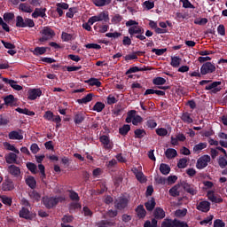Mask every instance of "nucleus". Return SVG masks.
I'll return each mask as SVG.
<instances>
[{
	"instance_id": "f257e3e1",
	"label": "nucleus",
	"mask_w": 227,
	"mask_h": 227,
	"mask_svg": "<svg viewBox=\"0 0 227 227\" xmlns=\"http://www.w3.org/2000/svg\"><path fill=\"white\" fill-rule=\"evenodd\" d=\"M128 33L130 37L124 36L122 40V45H132L131 38L134 37L141 40V42H145V40H146V36H145V29L139 26L130 27L128 29Z\"/></svg>"
},
{
	"instance_id": "f03ea898",
	"label": "nucleus",
	"mask_w": 227,
	"mask_h": 227,
	"mask_svg": "<svg viewBox=\"0 0 227 227\" xmlns=\"http://www.w3.org/2000/svg\"><path fill=\"white\" fill-rule=\"evenodd\" d=\"M67 201V198L65 195H59L55 197H43V203L48 210H51V208H56L59 203H63Z\"/></svg>"
},
{
	"instance_id": "7ed1b4c3",
	"label": "nucleus",
	"mask_w": 227,
	"mask_h": 227,
	"mask_svg": "<svg viewBox=\"0 0 227 227\" xmlns=\"http://www.w3.org/2000/svg\"><path fill=\"white\" fill-rule=\"evenodd\" d=\"M153 217L152 221L146 220L144 223V227H157L158 221L166 217V212L161 207H156L153 211Z\"/></svg>"
},
{
	"instance_id": "20e7f679",
	"label": "nucleus",
	"mask_w": 227,
	"mask_h": 227,
	"mask_svg": "<svg viewBox=\"0 0 227 227\" xmlns=\"http://www.w3.org/2000/svg\"><path fill=\"white\" fill-rule=\"evenodd\" d=\"M102 20H104V22H109V12H108L104 11L96 16L90 17L89 19V24H90V26H93V24L95 22H102Z\"/></svg>"
},
{
	"instance_id": "39448f33",
	"label": "nucleus",
	"mask_w": 227,
	"mask_h": 227,
	"mask_svg": "<svg viewBox=\"0 0 227 227\" xmlns=\"http://www.w3.org/2000/svg\"><path fill=\"white\" fill-rule=\"evenodd\" d=\"M41 35L42 37L39 39V42H47L56 36V33L49 27H44L41 31Z\"/></svg>"
},
{
	"instance_id": "423d86ee",
	"label": "nucleus",
	"mask_w": 227,
	"mask_h": 227,
	"mask_svg": "<svg viewBox=\"0 0 227 227\" xmlns=\"http://www.w3.org/2000/svg\"><path fill=\"white\" fill-rule=\"evenodd\" d=\"M210 160H212V159L208 154L200 156L197 160V163H196L197 169H205V168H207V166L210 164Z\"/></svg>"
},
{
	"instance_id": "0eeeda50",
	"label": "nucleus",
	"mask_w": 227,
	"mask_h": 227,
	"mask_svg": "<svg viewBox=\"0 0 227 227\" xmlns=\"http://www.w3.org/2000/svg\"><path fill=\"white\" fill-rule=\"evenodd\" d=\"M114 207L117 210H125L129 207V199L126 197H119L114 201Z\"/></svg>"
},
{
	"instance_id": "6e6552de",
	"label": "nucleus",
	"mask_w": 227,
	"mask_h": 227,
	"mask_svg": "<svg viewBox=\"0 0 227 227\" xmlns=\"http://www.w3.org/2000/svg\"><path fill=\"white\" fill-rule=\"evenodd\" d=\"M215 72V66L212 62H206L200 67V74L207 75V74H212Z\"/></svg>"
},
{
	"instance_id": "1a4fd4ad",
	"label": "nucleus",
	"mask_w": 227,
	"mask_h": 227,
	"mask_svg": "<svg viewBox=\"0 0 227 227\" xmlns=\"http://www.w3.org/2000/svg\"><path fill=\"white\" fill-rule=\"evenodd\" d=\"M221 86V82H214L205 87V90L207 91H210V93L215 95V93H219L221 91L222 88Z\"/></svg>"
},
{
	"instance_id": "9d476101",
	"label": "nucleus",
	"mask_w": 227,
	"mask_h": 227,
	"mask_svg": "<svg viewBox=\"0 0 227 227\" xmlns=\"http://www.w3.org/2000/svg\"><path fill=\"white\" fill-rule=\"evenodd\" d=\"M42 97L41 89H29L27 91L28 100H36L38 98Z\"/></svg>"
},
{
	"instance_id": "9b49d317",
	"label": "nucleus",
	"mask_w": 227,
	"mask_h": 227,
	"mask_svg": "<svg viewBox=\"0 0 227 227\" xmlns=\"http://www.w3.org/2000/svg\"><path fill=\"white\" fill-rule=\"evenodd\" d=\"M100 143L103 145L105 150H113V142L109 137L103 135L99 137Z\"/></svg>"
},
{
	"instance_id": "f8f14e48",
	"label": "nucleus",
	"mask_w": 227,
	"mask_h": 227,
	"mask_svg": "<svg viewBox=\"0 0 227 227\" xmlns=\"http://www.w3.org/2000/svg\"><path fill=\"white\" fill-rule=\"evenodd\" d=\"M197 210H200V212H210V202L207 200H202L197 205Z\"/></svg>"
},
{
	"instance_id": "ddd939ff",
	"label": "nucleus",
	"mask_w": 227,
	"mask_h": 227,
	"mask_svg": "<svg viewBox=\"0 0 227 227\" xmlns=\"http://www.w3.org/2000/svg\"><path fill=\"white\" fill-rule=\"evenodd\" d=\"M9 139H12V140H17V141H20L22 139H24V136L22 135V130H14V131H11L8 135Z\"/></svg>"
},
{
	"instance_id": "4468645a",
	"label": "nucleus",
	"mask_w": 227,
	"mask_h": 227,
	"mask_svg": "<svg viewBox=\"0 0 227 227\" xmlns=\"http://www.w3.org/2000/svg\"><path fill=\"white\" fill-rule=\"evenodd\" d=\"M3 82H5V84H9L11 88L15 90L16 91H21L22 86L17 84V82L13 80H10L8 78H3Z\"/></svg>"
},
{
	"instance_id": "2eb2a0df",
	"label": "nucleus",
	"mask_w": 227,
	"mask_h": 227,
	"mask_svg": "<svg viewBox=\"0 0 227 227\" xmlns=\"http://www.w3.org/2000/svg\"><path fill=\"white\" fill-rule=\"evenodd\" d=\"M45 12H47V9L43 8H35L34 12L32 13L33 19H38V17H42V19H44L46 17Z\"/></svg>"
},
{
	"instance_id": "dca6fc26",
	"label": "nucleus",
	"mask_w": 227,
	"mask_h": 227,
	"mask_svg": "<svg viewBox=\"0 0 227 227\" xmlns=\"http://www.w3.org/2000/svg\"><path fill=\"white\" fill-rule=\"evenodd\" d=\"M184 189L188 194H192V196H195V194H198V190L194 185L190 184L189 183L184 184Z\"/></svg>"
},
{
	"instance_id": "f3484780",
	"label": "nucleus",
	"mask_w": 227,
	"mask_h": 227,
	"mask_svg": "<svg viewBox=\"0 0 227 227\" xmlns=\"http://www.w3.org/2000/svg\"><path fill=\"white\" fill-rule=\"evenodd\" d=\"M135 211L137 212V215L139 219H145L146 217V209H145V206H137Z\"/></svg>"
},
{
	"instance_id": "a211bd4d",
	"label": "nucleus",
	"mask_w": 227,
	"mask_h": 227,
	"mask_svg": "<svg viewBox=\"0 0 227 227\" xmlns=\"http://www.w3.org/2000/svg\"><path fill=\"white\" fill-rule=\"evenodd\" d=\"M82 208V206L79 201L71 202L68 207V210L70 214H74V212H76V210H81Z\"/></svg>"
},
{
	"instance_id": "6ab92c4d",
	"label": "nucleus",
	"mask_w": 227,
	"mask_h": 227,
	"mask_svg": "<svg viewBox=\"0 0 227 227\" xmlns=\"http://www.w3.org/2000/svg\"><path fill=\"white\" fill-rule=\"evenodd\" d=\"M20 217L22 219L29 220L31 219V212H29V209L27 207H22L21 210L19 213Z\"/></svg>"
},
{
	"instance_id": "aec40b11",
	"label": "nucleus",
	"mask_w": 227,
	"mask_h": 227,
	"mask_svg": "<svg viewBox=\"0 0 227 227\" xmlns=\"http://www.w3.org/2000/svg\"><path fill=\"white\" fill-rule=\"evenodd\" d=\"M19 10H20L24 13H33V8L27 3L20 4L19 5Z\"/></svg>"
},
{
	"instance_id": "412c9836",
	"label": "nucleus",
	"mask_w": 227,
	"mask_h": 227,
	"mask_svg": "<svg viewBox=\"0 0 227 227\" xmlns=\"http://www.w3.org/2000/svg\"><path fill=\"white\" fill-rule=\"evenodd\" d=\"M85 84H89V86H96V88H100L102 86V82L97 78L86 80Z\"/></svg>"
},
{
	"instance_id": "4be33fe9",
	"label": "nucleus",
	"mask_w": 227,
	"mask_h": 227,
	"mask_svg": "<svg viewBox=\"0 0 227 227\" xmlns=\"http://www.w3.org/2000/svg\"><path fill=\"white\" fill-rule=\"evenodd\" d=\"M178 155V153L176 152V150L173 149V148H168L165 151V156L167 159H175V157H176Z\"/></svg>"
},
{
	"instance_id": "5701e85b",
	"label": "nucleus",
	"mask_w": 227,
	"mask_h": 227,
	"mask_svg": "<svg viewBox=\"0 0 227 227\" xmlns=\"http://www.w3.org/2000/svg\"><path fill=\"white\" fill-rule=\"evenodd\" d=\"M93 97H95L93 93H89L84 98L77 99L76 102L78 104H88V102H91V100H93Z\"/></svg>"
},
{
	"instance_id": "b1692460",
	"label": "nucleus",
	"mask_w": 227,
	"mask_h": 227,
	"mask_svg": "<svg viewBox=\"0 0 227 227\" xmlns=\"http://www.w3.org/2000/svg\"><path fill=\"white\" fill-rule=\"evenodd\" d=\"M85 119H86V116L84 115V114L78 113L74 115V121L75 125H81V123H82V121H84Z\"/></svg>"
},
{
	"instance_id": "393cba45",
	"label": "nucleus",
	"mask_w": 227,
	"mask_h": 227,
	"mask_svg": "<svg viewBox=\"0 0 227 227\" xmlns=\"http://www.w3.org/2000/svg\"><path fill=\"white\" fill-rule=\"evenodd\" d=\"M155 205H157V203L155 202V199L153 198H152V200L145 203V207L147 212H152L153 208H155Z\"/></svg>"
},
{
	"instance_id": "a878e982",
	"label": "nucleus",
	"mask_w": 227,
	"mask_h": 227,
	"mask_svg": "<svg viewBox=\"0 0 227 227\" xmlns=\"http://www.w3.org/2000/svg\"><path fill=\"white\" fill-rule=\"evenodd\" d=\"M5 160L8 164H15L17 162V154L10 153L5 156Z\"/></svg>"
},
{
	"instance_id": "bb28decb",
	"label": "nucleus",
	"mask_w": 227,
	"mask_h": 227,
	"mask_svg": "<svg viewBox=\"0 0 227 227\" xmlns=\"http://www.w3.org/2000/svg\"><path fill=\"white\" fill-rule=\"evenodd\" d=\"M207 146V143H199L193 146V153H200L201 150H205Z\"/></svg>"
},
{
	"instance_id": "cd10ccee",
	"label": "nucleus",
	"mask_w": 227,
	"mask_h": 227,
	"mask_svg": "<svg viewBox=\"0 0 227 227\" xmlns=\"http://www.w3.org/2000/svg\"><path fill=\"white\" fill-rule=\"evenodd\" d=\"M5 106H10L11 107L15 105V97L13 95H8L4 98Z\"/></svg>"
},
{
	"instance_id": "c85d7f7f",
	"label": "nucleus",
	"mask_w": 227,
	"mask_h": 227,
	"mask_svg": "<svg viewBox=\"0 0 227 227\" xmlns=\"http://www.w3.org/2000/svg\"><path fill=\"white\" fill-rule=\"evenodd\" d=\"M67 192H69V198L71 201H80L81 197H79V193H77L75 191L68 190Z\"/></svg>"
},
{
	"instance_id": "c756f323",
	"label": "nucleus",
	"mask_w": 227,
	"mask_h": 227,
	"mask_svg": "<svg viewBox=\"0 0 227 227\" xmlns=\"http://www.w3.org/2000/svg\"><path fill=\"white\" fill-rule=\"evenodd\" d=\"M17 113H20V114H26L27 116H35V112L27 109V108H16Z\"/></svg>"
},
{
	"instance_id": "7c9ffc66",
	"label": "nucleus",
	"mask_w": 227,
	"mask_h": 227,
	"mask_svg": "<svg viewBox=\"0 0 227 227\" xmlns=\"http://www.w3.org/2000/svg\"><path fill=\"white\" fill-rule=\"evenodd\" d=\"M106 109V104L102 102H97L92 107V111H96V113H102Z\"/></svg>"
},
{
	"instance_id": "2f4dec72",
	"label": "nucleus",
	"mask_w": 227,
	"mask_h": 227,
	"mask_svg": "<svg viewBox=\"0 0 227 227\" xmlns=\"http://www.w3.org/2000/svg\"><path fill=\"white\" fill-rule=\"evenodd\" d=\"M145 71H146V67H130L126 72V75H129L130 74H136L137 72H145Z\"/></svg>"
},
{
	"instance_id": "473e14b6",
	"label": "nucleus",
	"mask_w": 227,
	"mask_h": 227,
	"mask_svg": "<svg viewBox=\"0 0 227 227\" xmlns=\"http://www.w3.org/2000/svg\"><path fill=\"white\" fill-rule=\"evenodd\" d=\"M134 174L140 184H145L146 182V177L145 176V174H143V171H135Z\"/></svg>"
},
{
	"instance_id": "72a5a7b5",
	"label": "nucleus",
	"mask_w": 227,
	"mask_h": 227,
	"mask_svg": "<svg viewBox=\"0 0 227 227\" xmlns=\"http://www.w3.org/2000/svg\"><path fill=\"white\" fill-rule=\"evenodd\" d=\"M3 191H13L15 189V185L12 181H6L3 184L2 187Z\"/></svg>"
},
{
	"instance_id": "f704fd0d",
	"label": "nucleus",
	"mask_w": 227,
	"mask_h": 227,
	"mask_svg": "<svg viewBox=\"0 0 227 227\" xmlns=\"http://www.w3.org/2000/svg\"><path fill=\"white\" fill-rule=\"evenodd\" d=\"M180 63H182V59H180L179 57H171V67H173L174 68H178V67H180Z\"/></svg>"
},
{
	"instance_id": "c9c22d12",
	"label": "nucleus",
	"mask_w": 227,
	"mask_h": 227,
	"mask_svg": "<svg viewBox=\"0 0 227 227\" xmlns=\"http://www.w3.org/2000/svg\"><path fill=\"white\" fill-rule=\"evenodd\" d=\"M26 184L30 187V189H35L36 187V180L33 176H28L26 179Z\"/></svg>"
},
{
	"instance_id": "e433bc0d",
	"label": "nucleus",
	"mask_w": 227,
	"mask_h": 227,
	"mask_svg": "<svg viewBox=\"0 0 227 227\" xmlns=\"http://www.w3.org/2000/svg\"><path fill=\"white\" fill-rule=\"evenodd\" d=\"M130 132V125L129 124H124L121 128L119 129V134L121 136H127Z\"/></svg>"
},
{
	"instance_id": "4c0bfd02",
	"label": "nucleus",
	"mask_w": 227,
	"mask_h": 227,
	"mask_svg": "<svg viewBox=\"0 0 227 227\" xmlns=\"http://www.w3.org/2000/svg\"><path fill=\"white\" fill-rule=\"evenodd\" d=\"M134 134H135V137L137 139H143V137H145V136H146V131L145 129H137L134 131Z\"/></svg>"
},
{
	"instance_id": "58836bf2",
	"label": "nucleus",
	"mask_w": 227,
	"mask_h": 227,
	"mask_svg": "<svg viewBox=\"0 0 227 227\" xmlns=\"http://www.w3.org/2000/svg\"><path fill=\"white\" fill-rule=\"evenodd\" d=\"M28 196H30L31 200H34L35 201H40V199L42 198V195L35 190L30 191L28 192Z\"/></svg>"
},
{
	"instance_id": "ea45409f",
	"label": "nucleus",
	"mask_w": 227,
	"mask_h": 227,
	"mask_svg": "<svg viewBox=\"0 0 227 227\" xmlns=\"http://www.w3.org/2000/svg\"><path fill=\"white\" fill-rule=\"evenodd\" d=\"M189 158H182L177 161V168H179V169H184L187 166Z\"/></svg>"
},
{
	"instance_id": "a19ab883",
	"label": "nucleus",
	"mask_w": 227,
	"mask_h": 227,
	"mask_svg": "<svg viewBox=\"0 0 227 227\" xmlns=\"http://www.w3.org/2000/svg\"><path fill=\"white\" fill-rule=\"evenodd\" d=\"M161 227H175V220L166 218L162 223H161Z\"/></svg>"
},
{
	"instance_id": "79ce46f5",
	"label": "nucleus",
	"mask_w": 227,
	"mask_h": 227,
	"mask_svg": "<svg viewBox=\"0 0 227 227\" xmlns=\"http://www.w3.org/2000/svg\"><path fill=\"white\" fill-rule=\"evenodd\" d=\"M96 6H106L111 4V0H92Z\"/></svg>"
},
{
	"instance_id": "37998d69",
	"label": "nucleus",
	"mask_w": 227,
	"mask_h": 227,
	"mask_svg": "<svg viewBox=\"0 0 227 227\" xmlns=\"http://www.w3.org/2000/svg\"><path fill=\"white\" fill-rule=\"evenodd\" d=\"M26 19L22 18V16H17L16 18V26L17 27H26Z\"/></svg>"
},
{
	"instance_id": "c03bdc74",
	"label": "nucleus",
	"mask_w": 227,
	"mask_h": 227,
	"mask_svg": "<svg viewBox=\"0 0 227 227\" xmlns=\"http://www.w3.org/2000/svg\"><path fill=\"white\" fill-rule=\"evenodd\" d=\"M47 52V48L45 47H36L34 50L35 56H42V54H45Z\"/></svg>"
},
{
	"instance_id": "a18cd8bd",
	"label": "nucleus",
	"mask_w": 227,
	"mask_h": 227,
	"mask_svg": "<svg viewBox=\"0 0 227 227\" xmlns=\"http://www.w3.org/2000/svg\"><path fill=\"white\" fill-rule=\"evenodd\" d=\"M0 199H1L2 203H4V205H7L8 207H12V198L7 197L5 195H1Z\"/></svg>"
},
{
	"instance_id": "49530a36",
	"label": "nucleus",
	"mask_w": 227,
	"mask_h": 227,
	"mask_svg": "<svg viewBox=\"0 0 227 227\" xmlns=\"http://www.w3.org/2000/svg\"><path fill=\"white\" fill-rule=\"evenodd\" d=\"M181 120L184 121V123H192V119L191 118V114L184 113L182 114Z\"/></svg>"
},
{
	"instance_id": "de8ad7c7",
	"label": "nucleus",
	"mask_w": 227,
	"mask_h": 227,
	"mask_svg": "<svg viewBox=\"0 0 227 227\" xmlns=\"http://www.w3.org/2000/svg\"><path fill=\"white\" fill-rule=\"evenodd\" d=\"M15 19V14L13 12H5L4 14V20L5 22H12Z\"/></svg>"
},
{
	"instance_id": "09e8293b",
	"label": "nucleus",
	"mask_w": 227,
	"mask_h": 227,
	"mask_svg": "<svg viewBox=\"0 0 227 227\" xmlns=\"http://www.w3.org/2000/svg\"><path fill=\"white\" fill-rule=\"evenodd\" d=\"M153 83L156 86H162V84H166V79L162 77H156L153 80Z\"/></svg>"
},
{
	"instance_id": "8fccbe9b",
	"label": "nucleus",
	"mask_w": 227,
	"mask_h": 227,
	"mask_svg": "<svg viewBox=\"0 0 227 227\" xmlns=\"http://www.w3.org/2000/svg\"><path fill=\"white\" fill-rule=\"evenodd\" d=\"M168 192H169L170 196H173V198H176V196H180V192H178V186H176V185L170 188Z\"/></svg>"
},
{
	"instance_id": "3c124183",
	"label": "nucleus",
	"mask_w": 227,
	"mask_h": 227,
	"mask_svg": "<svg viewBox=\"0 0 227 227\" xmlns=\"http://www.w3.org/2000/svg\"><path fill=\"white\" fill-rule=\"evenodd\" d=\"M106 102L108 106H113V104H116L118 102V99L113 94H110L106 98Z\"/></svg>"
},
{
	"instance_id": "603ef678",
	"label": "nucleus",
	"mask_w": 227,
	"mask_h": 227,
	"mask_svg": "<svg viewBox=\"0 0 227 227\" xmlns=\"http://www.w3.org/2000/svg\"><path fill=\"white\" fill-rule=\"evenodd\" d=\"M174 227H189L187 223L182 222L176 218L174 219Z\"/></svg>"
},
{
	"instance_id": "864d4df0",
	"label": "nucleus",
	"mask_w": 227,
	"mask_h": 227,
	"mask_svg": "<svg viewBox=\"0 0 227 227\" xmlns=\"http://www.w3.org/2000/svg\"><path fill=\"white\" fill-rule=\"evenodd\" d=\"M176 217H185L187 215V209H177L175 212Z\"/></svg>"
},
{
	"instance_id": "5fc2aeb1",
	"label": "nucleus",
	"mask_w": 227,
	"mask_h": 227,
	"mask_svg": "<svg viewBox=\"0 0 227 227\" xmlns=\"http://www.w3.org/2000/svg\"><path fill=\"white\" fill-rule=\"evenodd\" d=\"M123 20V17L120 14H115L112 18V24H120Z\"/></svg>"
},
{
	"instance_id": "6e6d98bb",
	"label": "nucleus",
	"mask_w": 227,
	"mask_h": 227,
	"mask_svg": "<svg viewBox=\"0 0 227 227\" xmlns=\"http://www.w3.org/2000/svg\"><path fill=\"white\" fill-rule=\"evenodd\" d=\"M167 51H168V49H166V48H164V49L153 48L152 50V52L156 54V56H162V55H164L165 52H167Z\"/></svg>"
},
{
	"instance_id": "4d7b16f0",
	"label": "nucleus",
	"mask_w": 227,
	"mask_h": 227,
	"mask_svg": "<svg viewBox=\"0 0 227 227\" xmlns=\"http://www.w3.org/2000/svg\"><path fill=\"white\" fill-rule=\"evenodd\" d=\"M212 219H214V215L207 216L206 219L200 222V224L203 226L204 224H212Z\"/></svg>"
},
{
	"instance_id": "13d9d810",
	"label": "nucleus",
	"mask_w": 227,
	"mask_h": 227,
	"mask_svg": "<svg viewBox=\"0 0 227 227\" xmlns=\"http://www.w3.org/2000/svg\"><path fill=\"white\" fill-rule=\"evenodd\" d=\"M43 118L48 121H52V119L54 118V113H52L51 111H46L43 115Z\"/></svg>"
},
{
	"instance_id": "bf43d9fd",
	"label": "nucleus",
	"mask_w": 227,
	"mask_h": 227,
	"mask_svg": "<svg viewBox=\"0 0 227 227\" xmlns=\"http://www.w3.org/2000/svg\"><path fill=\"white\" fill-rule=\"evenodd\" d=\"M61 38H62L63 42H70V40H72V38H73V35H72V34L63 32L61 35Z\"/></svg>"
},
{
	"instance_id": "052dcab7",
	"label": "nucleus",
	"mask_w": 227,
	"mask_h": 227,
	"mask_svg": "<svg viewBox=\"0 0 227 227\" xmlns=\"http://www.w3.org/2000/svg\"><path fill=\"white\" fill-rule=\"evenodd\" d=\"M146 127H148V129H155V127H157V122L155 120L149 119L146 121Z\"/></svg>"
},
{
	"instance_id": "680f3d73",
	"label": "nucleus",
	"mask_w": 227,
	"mask_h": 227,
	"mask_svg": "<svg viewBox=\"0 0 227 227\" xmlns=\"http://www.w3.org/2000/svg\"><path fill=\"white\" fill-rule=\"evenodd\" d=\"M156 134L160 137L168 136V129L165 128H159L156 129Z\"/></svg>"
},
{
	"instance_id": "e2e57ef3",
	"label": "nucleus",
	"mask_w": 227,
	"mask_h": 227,
	"mask_svg": "<svg viewBox=\"0 0 227 227\" xmlns=\"http://www.w3.org/2000/svg\"><path fill=\"white\" fill-rule=\"evenodd\" d=\"M218 164H219L220 168H222V169H224V168L227 166L226 158H224V157H220V158L218 159Z\"/></svg>"
},
{
	"instance_id": "0e129e2a",
	"label": "nucleus",
	"mask_w": 227,
	"mask_h": 227,
	"mask_svg": "<svg viewBox=\"0 0 227 227\" xmlns=\"http://www.w3.org/2000/svg\"><path fill=\"white\" fill-rule=\"evenodd\" d=\"M85 47L86 49H96V51H100V49H102V46L98 43H88Z\"/></svg>"
},
{
	"instance_id": "69168bd1",
	"label": "nucleus",
	"mask_w": 227,
	"mask_h": 227,
	"mask_svg": "<svg viewBox=\"0 0 227 227\" xmlns=\"http://www.w3.org/2000/svg\"><path fill=\"white\" fill-rule=\"evenodd\" d=\"M143 122V117L141 115H135V117L132 120V123L134 125H139V123Z\"/></svg>"
},
{
	"instance_id": "338daca9",
	"label": "nucleus",
	"mask_w": 227,
	"mask_h": 227,
	"mask_svg": "<svg viewBox=\"0 0 227 227\" xmlns=\"http://www.w3.org/2000/svg\"><path fill=\"white\" fill-rule=\"evenodd\" d=\"M26 27H35V21L29 18L25 19Z\"/></svg>"
},
{
	"instance_id": "774afa93",
	"label": "nucleus",
	"mask_w": 227,
	"mask_h": 227,
	"mask_svg": "<svg viewBox=\"0 0 227 227\" xmlns=\"http://www.w3.org/2000/svg\"><path fill=\"white\" fill-rule=\"evenodd\" d=\"M226 223H224V222H223V220L221 219H216L214 222V227H225Z\"/></svg>"
}]
</instances>
